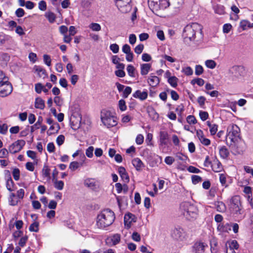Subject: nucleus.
<instances>
[{
    "instance_id": "nucleus-1",
    "label": "nucleus",
    "mask_w": 253,
    "mask_h": 253,
    "mask_svg": "<svg viewBox=\"0 0 253 253\" xmlns=\"http://www.w3.org/2000/svg\"><path fill=\"white\" fill-rule=\"evenodd\" d=\"M115 219L114 212L110 209H105L97 215L95 225L99 229H106L107 227L113 224Z\"/></svg>"
},
{
    "instance_id": "nucleus-2",
    "label": "nucleus",
    "mask_w": 253,
    "mask_h": 253,
    "mask_svg": "<svg viewBox=\"0 0 253 253\" xmlns=\"http://www.w3.org/2000/svg\"><path fill=\"white\" fill-rule=\"evenodd\" d=\"M202 26L197 23L187 25L183 29L182 36L185 40L188 39L190 41H193L196 33H202Z\"/></svg>"
},
{
    "instance_id": "nucleus-3",
    "label": "nucleus",
    "mask_w": 253,
    "mask_h": 253,
    "mask_svg": "<svg viewBox=\"0 0 253 253\" xmlns=\"http://www.w3.org/2000/svg\"><path fill=\"white\" fill-rule=\"evenodd\" d=\"M100 118L103 125L107 128L114 127L118 124L117 117L108 110L103 109L101 111Z\"/></svg>"
},
{
    "instance_id": "nucleus-4",
    "label": "nucleus",
    "mask_w": 253,
    "mask_h": 253,
    "mask_svg": "<svg viewBox=\"0 0 253 253\" xmlns=\"http://www.w3.org/2000/svg\"><path fill=\"white\" fill-rule=\"evenodd\" d=\"M180 209L183 214L188 220H192L196 218L198 213V209L194 205L188 202H184L180 205Z\"/></svg>"
},
{
    "instance_id": "nucleus-5",
    "label": "nucleus",
    "mask_w": 253,
    "mask_h": 253,
    "mask_svg": "<svg viewBox=\"0 0 253 253\" xmlns=\"http://www.w3.org/2000/svg\"><path fill=\"white\" fill-rule=\"evenodd\" d=\"M240 135V129L237 125L232 124L228 126L226 136L227 142L230 140L231 145L232 143H235L238 141Z\"/></svg>"
},
{
    "instance_id": "nucleus-6",
    "label": "nucleus",
    "mask_w": 253,
    "mask_h": 253,
    "mask_svg": "<svg viewBox=\"0 0 253 253\" xmlns=\"http://www.w3.org/2000/svg\"><path fill=\"white\" fill-rule=\"evenodd\" d=\"M229 207L230 211L234 214H241L242 206L241 198L239 196L235 195L231 197L229 202Z\"/></svg>"
},
{
    "instance_id": "nucleus-7",
    "label": "nucleus",
    "mask_w": 253,
    "mask_h": 253,
    "mask_svg": "<svg viewBox=\"0 0 253 253\" xmlns=\"http://www.w3.org/2000/svg\"><path fill=\"white\" fill-rule=\"evenodd\" d=\"M171 236L174 239L178 241H185L188 237L186 232L183 228L179 226L176 227L172 230Z\"/></svg>"
},
{
    "instance_id": "nucleus-8",
    "label": "nucleus",
    "mask_w": 253,
    "mask_h": 253,
    "mask_svg": "<svg viewBox=\"0 0 253 253\" xmlns=\"http://www.w3.org/2000/svg\"><path fill=\"white\" fill-rule=\"evenodd\" d=\"M25 143L23 140H18L9 146L8 151L11 154L18 153L21 150Z\"/></svg>"
},
{
    "instance_id": "nucleus-9",
    "label": "nucleus",
    "mask_w": 253,
    "mask_h": 253,
    "mask_svg": "<svg viewBox=\"0 0 253 253\" xmlns=\"http://www.w3.org/2000/svg\"><path fill=\"white\" fill-rule=\"evenodd\" d=\"M12 91V86L8 82L0 84V96L4 97L9 95Z\"/></svg>"
},
{
    "instance_id": "nucleus-10",
    "label": "nucleus",
    "mask_w": 253,
    "mask_h": 253,
    "mask_svg": "<svg viewBox=\"0 0 253 253\" xmlns=\"http://www.w3.org/2000/svg\"><path fill=\"white\" fill-rule=\"evenodd\" d=\"M131 0H116V4L118 8L123 12L127 11V7L129 6Z\"/></svg>"
},
{
    "instance_id": "nucleus-11",
    "label": "nucleus",
    "mask_w": 253,
    "mask_h": 253,
    "mask_svg": "<svg viewBox=\"0 0 253 253\" xmlns=\"http://www.w3.org/2000/svg\"><path fill=\"white\" fill-rule=\"evenodd\" d=\"M135 222H136V217L134 214L128 213L125 215L124 224L126 228L129 229L131 227L132 223Z\"/></svg>"
},
{
    "instance_id": "nucleus-12",
    "label": "nucleus",
    "mask_w": 253,
    "mask_h": 253,
    "mask_svg": "<svg viewBox=\"0 0 253 253\" xmlns=\"http://www.w3.org/2000/svg\"><path fill=\"white\" fill-rule=\"evenodd\" d=\"M243 192L245 198L247 199L248 203L251 207H253V193L252 191V188L250 186H246L244 188Z\"/></svg>"
},
{
    "instance_id": "nucleus-13",
    "label": "nucleus",
    "mask_w": 253,
    "mask_h": 253,
    "mask_svg": "<svg viewBox=\"0 0 253 253\" xmlns=\"http://www.w3.org/2000/svg\"><path fill=\"white\" fill-rule=\"evenodd\" d=\"M206 245L201 242H195L192 247V253H202L205 251Z\"/></svg>"
},
{
    "instance_id": "nucleus-14",
    "label": "nucleus",
    "mask_w": 253,
    "mask_h": 253,
    "mask_svg": "<svg viewBox=\"0 0 253 253\" xmlns=\"http://www.w3.org/2000/svg\"><path fill=\"white\" fill-rule=\"evenodd\" d=\"M169 141V135L166 131H161L160 132L159 144L161 146L168 145Z\"/></svg>"
},
{
    "instance_id": "nucleus-15",
    "label": "nucleus",
    "mask_w": 253,
    "mask_h": 253,
    "mask_svg": "<svg viewBox=\"0 0 253 253\" xmlns=\"http://www.w3.org/2000/svg\"><path fill=\"white\" fill-rule=\"evenodd\" d=\"M132 96L135 98H138L143 101L147 99L148 97V91L146 89L144 90L143 91H141L140 90H137L133 93Z\"/></svg>"
},
{
    "instance_id": "nucleus-16",
    "label": "nucleus",
    "mask_w": 253,
    "mask_h": 253,
    "mask_svg": "<svg viewBox=\"0 0 253 253\" xmlns=\"http://www.w3.org/2000/svg\"><path fill=\"white\" fill-rule=\"evenodd\" d=\"M160 81V79L153 74H150L147 80L148 84L152 87L157 86L159 84Z\"/></svg>"
},
{
    "instance_id": "nucleus-17",
    "label": "nucleus",
    "mask_w": 253,
    "mask_h": 253,
    "mask_svg": "<svg viewBox=\"0 0 253 253\" xmlns=\"http://www.w3.org/2000/svg\"><path fill=\"white\" fill-rule=\"evenodd\" d=\"M118 172L123 181L125 182H128L129 181V177L124 167H119L118 169Z\"/></svg>"
},
{
    "instance_id": "nucleus-18",
    "label": "nucleus",
    "mask_w": 253,
    "mask_h": 253,
    "mask_svg": "<svg viewBox=\"0 0 253 253\" xmlns=\"http://www.w3.org/2000/svg\"><path fill=\"white\" fill-rule=\"evenodd\" d=\"M132 164L136 170L139 171L144 167V165L142 161L138 158H136L132 160Z\"/></svg>"
},
{
    "instance_id": "nucleus-19",
    "label": "nucleus",
    "mask_w": 253,
    "mask_h": 253,
    "mask_svg": "<svg viewBox=\"0 0 253 253\" xmlns=\"http://www.w3.org/2000/svg\"><path fill=\"white\" fill-rule=\"evenodd\" d=\"M84 184L86 187L94 189L96 187V180L95 179L88 178L84 180Z\"/></svg>"
},
{
    "instance_id": "nucleus-20",
    "label": "nucleus",
    "mask_w": 253,
    "mask_h": 253,
    "mask_svg": "<svg viewBox=\"0 0 253 253\" xmlns=\"http://www.w3.org/2000/svg\"><path fill=\"white\" fill-rule=\"evenodd\" d=\"M217 229L221 232H228L231 230V223H227L225 224L219 223L217 226Z\"/></svg>"
},
{
    "instance_id": "nucleus-21",
    "label": "nucleus",
    "mask_w": 253,
    "mask_h": 253,
    "mask_svg": "<svg viewBox=\"0 0 253 253\" xmlns=\"http://www.w3.org/2000/svg\"><path fill=\"white\" fill-rule=\"evenodd\" d=\"M213 9L214 12L218 15H223L225 13V7L222 5L215 4L213 5Z\"/></svg>"
},
{
    "instance_id": "nucleus-22",
    "label": "nucleus",
    "mask_w": 253,
    "mask_h": 253,
    "mask_svg": "<svg viewBox=\"0 0 253 253\" xmlns=\"http://www.w3.org/2000/svg\"><path fill=\"white\" fill-rule=\"evenodd\" d=\"M151 67L149 63H144L140 65V73L142 76L146 75L149 73Z\"/></svg>"
},
{
    "instance_id": "nucleus-23",
    "label": "nucleus",
    "mask_w": 253,
    "mask_h": 253,
    "mask_svg": "<svg viewBox=\"0 0 253 253\" xmlns=\"http://www.w3.org/2000/svg\"><path fill=\"white\" fill-rule=\"evenodd\" d=\"M35 107L37 109L43 110L45 107L44 101L41 97H37L35 99Z\"/></svg>"
},
{
    "instance_id": "nucleus-24",
    "label": "nucleus",
    "mask_w": 253,
    "mask_h": 253,
    "mask_svg": "<svg viewBox=\"0 0 253 253\" xmlns=\"http://www.w3.org/2000/svg\"><path fill=\"white\" fill-rule=\"evenodd\" d=\"M14 186H15L14 183L11 178L10 174H9V175L6 180V188L8 191L11 192V191H14Z\"/></svg>"
},
{
    "instance_id": "nucleus-25",
    "label": "nucleus",
    "mask_w": 253,
    "mask_h": 253,
    "mask_svg": "<svg viewBox=\"0 0 253 253\" xmlns=\"http://www.w3.org/2000/svg\"><path fill=\"white\" fill-rule=\"evenodd\" d=\"M20 200L16 196L15 194L13 193H10L8 198V202L11 206H16L18 204Z\"/></svg>"
},
{
    "instance_id": "nucleus-26",
    "label": "nucleus",
    "mask_w": 253,
    "mask_h": 253,
    "mask_svg": "<svg viewBox=\"0 0 253 253\" xmlns=\"http://www.w3.org/2000/svg\"><path fill=\"white\" fill-rule=\"evenodd\" d=\"M212 170L216 172L221 171L222 169V166L221 163L218 160H215V162L211 166Z\"/></svg>"
},
{
    "instance_id": "nucleus-27",
    "label": "nucleus",
    "mask_w": 253,
    "mask_h": 253,
    "mask_svg": "<svg viewBox=\"0 0 253 253\" xmlns=\"http://www.w3.org/2000/svg\"><path fill=\"white\" fill-rule=\"evenodd\" d=\"M34 70L41 78H44L46 75L45 70L41 66L36 65L34 67Z\"/></svg>"
},
{
    "instance_id": "nucleus-28",
    "label": "nucleus",
    "mask_w": 253,
    "mask_h": 253,
    "mask_svg": "<svg viewBox=\"0 0 253 253\" xmlns=\"http://www.w3.org/2000/svg\"><path fill=\"white\" fill-rule=\"evenodd\" d=\"M126 71L128 75L132 78L136 76V71L135 68L132 65H128L126 67Z\"/></svg>"
},
{
    "instance_id": "nucleus-29",
    "label": "nucleus",
    "mask_w": 253,
    "mask_h": 253,
    "mask_svg": "<svg viewBox=\"0 0 253 253\" xmlns=\"http://www.w3.org/2000/svg\"><path fill=\"white\" fill-rule=\"evenodd\" d=\"M219 155L223 159H226L229 155V151L225 146H222L219 149Z\"/></svg>"
},
{
    "instance_id": "nucleus-30",
    "label": "nucleus",
    "mask_w": 253,
    "mask_h": 253,
    "mask_svg": "<svg viewBox=\"0 0 253 253\" xmlns=\"http://www.w3.org/2000/svg\"><path fill=\"white\" fill-rule=\"evenodd\" d=\"M35 91L39 94L41 93L42 91L45 93H47V90L41 83H37L35 84Z\"/></svg>"
},
{
    "instance_id": "nucleus-31",
    "label": "nucleus",
    "mask_w": 253,
    "mask_h": 253,
    "mask_svg": "<svg viewBox=\"0 0 253 253\" xmlns=\"http://www.w3.org/2000/svg\"><path fill=\"white\" fill-rule=\"evenodd\" d=\"M215 208L219 212H224L226 211L225 205L222 202H217L215 203Z\"/></svg>"
},
{
    "instance_id": "nucleus-32",
    "label": "nucleus",
    "mask_w": 253,
    "mask_h": 253,
    "mask_svg": "<svg viewBox=\"0 0 253 253\" xmlns=\"http://www.w3.org/2000/svg\"><path fill=\"white\" fill-rule=\"evenodd\" d=\"M29 231L31 232H38L39 230V223L35 221L32 223L29 228Z\"/></svg>"
},
{
    "instance_id": "nucleus-33",
    "label": "nucleus",
    "mask_w": 253,
    "mask_h": 253,
    "mask_svg": "<svg viewBox=\"0 0 253 253\" xmlns=\"http://www.w3.org/2000/svg\"><path fill=\"white\" fill-rule=\"evenodd\" d=\"M240 26L243 30H246L247 28H251V23L247 20H243L240 22Z\"/></svg>"
},
{
    "instance_id": "nucleus-34",
    "label": "nucleus",
    "mask_w": 253,
    "mask_h": 253,
    "mask_svg": "<svg viewBox=\"0 0 253 253\" xmlns=\"http://www.w3.org/2000/svg\"><path fill=\"white\" fill-rule=\"evenodd\" d=\"M239 244L236 240H232L229 244V249L233 253H235L234 250H237L239 248Z\"/></svg>"
},
{
    "instance_id": "nucleus-35",
    "label": "nucleus",
    "mask_w": 253,
    "mask_h": 253,
    "mask_svg": "<svg viewBox=\"0 0 253 253\" xmlns=\"http://www.w3.org/2000/svg\"><path fill=\"white\" fill-rule=\"evenodd\" d=\"M45 17L48 19L50 23H53L55 20V15L52 12H47L45 14Z\"/></svg>"
},
{
    "instance_id": "nucleus-36",
    "label": "nucleus",
    "mask_w": 253,
    "mask_h": 253,
    "mask_svg": "<svg viewBox=\"0 0 253 253\" xmlns=\"http://www.w3.org/2000/svg\"><path fill=\"white\" fill-rule=\"evenodd\" d=\"M205 65L207 68L213 69L216 67V63L214 60L209 59L205 61Z\"/></svg>"
},
{
    "instance_id": "nucleus-37",
    "label": "nucleus",
    "mask_w": 253,
    "mask_h": 253,
    "mask_svg": "<svg viewBox=\"0 0 253 253\" xmlns=\"http://www.w3.org/2000/svg\"><path fill=\"white\" fill-rule=\"evenodd\" d=\"M64 183L61 180H57V179L54 181V187L59 190H61L63 189Z\"/></svg>"
},
{
    "instance_id": "nucleus-38",
    "label": "nucleus",
    "mask_w": 253,
    "mask_h": 253,
    "mask_svg": "<svg viewBox=\"0 0 253 253\" xmlns=\"http://www.w3.org/2000/svg\"><path fill=\"white\" fill-rule=\"evenodd\" d=\"M12 174L15 180L18 181L19 179L20 171L19 169L14 168L12 170Z\"/></svg>"
},
{
    "instance_id": "nucleus-39",
    "label": "nucleus",
    "mask_w": 253,
    "mask_h": 253,
    "mask_svg": "<svg viewBox=\"0 0 253 253\" xmlns=\"http://www.w3.org/2000/svg\"><path fill=\"white\" fill-rule=\"evenodd\" d=\"M219 181L222 186L226 187V175L225 173H219Z\"/></svg>"
},
{
    "instance_id": "nucleus-40",
    "label": "nucleus",
    "mask_w": 253,
    "mask_h": 253,
    "mask_svg": "<svg viewBox=\"0 0 253 253\" xmlns=\"http://www.w3.org/2000/svg\"><path fill=\"white\" fill-rule=\"evenodd\" d=\"M181 72L186 76H191L193 73L192 69L189 66L183 67Z\"/></svg>"
},
{
    "instance_id": "nucleus-41",
    "label": "nucleus",
    "mask_w": 253,
    "mask_h": 253,
    "mask_svg": "<svg viewBox=\"0 0 253 253\" xmlns=\"http://www.w3.org/2000/svg\"><path fill=\"white\" fill-rule=\"evenodd\" d=\"M177 78L175 76L170 77L168 79V83L172 87H175L177 85Z\"/></svg>"
},
{
    "instance_id": "nucleus-42",
    "label": "nucleus",
    "mask_w": 253,
    "mask_h": 253,
    "mask_svg": "<svg viewBox=\"0 0 253 253\" xmlns=\"http://www.w3.org/2000/svg\"><path fill=\"white\" fill-rule=\"evenodd\" d=\"M120 235L118 234H116L111 237V240L113 245L118 244L120 241Z\"/></svg>"
},
{
    "instance_id": "nucleus-43",
    "label": "nucleus",
    "mask_w": 253,
    "mask_h": 253,
    "mask_svg": "<svg viewBox=\"0 0 253 253\" xmlns=\"http://www.w3.org/2000/svg\"><path fill=\"white\" fill-rule=\"evenodd\" d=\"M43 60L44 63L48 67L51 65V59L50 55L48 54H44L43 55Z\"/></svg>"
},
{
    "instance_id": "nucleus-44",
    "label": "nucleus",
    "mask_w": 253,
    "mask_h": 253,
    "mask_svg": "<svg viewBox=\"0 0 253 253\" xmlns=\"http://www.w3.org/2000/svg\"><path fill=\"white\" fill-rule=\"evenodd\" d=\"M79 165L80 164L78 163V162H77V161H73V162H72L70 164L69 168L72 171H75L76 169H77L78 168H80Z\"/></svg>"
},
{
    "instance_id": "nucleus-45",
    "label": "nucleus",
    "mask_w": 253,
    "mask_h": 253,
    "mask_svg": "<svg viewBox=\"0 0 253 253\" xmlns=\"http://www.w3.org/2000/svg\"><path fill=\"white\" fill-rule=\"evenodd\" d=\"M89 28L93 31H99L101 30L100 25L96 23H92L89 25Z\"/></svg>"
},
{
    "instance_id": "nucleus-46",
    "label": "nucleus",
    "mask_w": 253,
    "mask_h": 253,
    "mask_svg": "<svg viewBox=\"0 0 253 253\" xmlns=\"http://www.w3.org/2000/svg\"><path fill=\"white\" fill-rule=\"evenodd\" d=\"M94 147L89 146L85 150V155L89 158H91L93 156Z\"/></svg>"
},
{
    "instance_id": "nucleus-47",
    "label": "nucleus",
    "mask_w": 253,
    "mask_h": 253,
    "mask_svg": "<svg viewBox=\"0 0 253 253\" xmlns=\"http://www.w3.org/2000/svg\"><path fill=\"white\" fill-rule=\"evenodd\" d=\"M132 89L130 86H126L123 90V97L125 98L128 97V95L131 93Z\"/></svg>"
},
{
    "instance_id": "nucleus-48",
    "label": "nucleus",
    "mask_w": 253,
    "mask_h": 253,
    "mask_svg": "<svg viewBox=\"0 0 253 253\" xmlns=\"http://www.w3.org/2000/svg\"><path fill=\"white\" fill-rule=\"evenodd\" d=\"M242 69H243V68L241 66H233L231 68L230 71L232 73H235V76L237 77L240 74L239 73L237 74V73L239 72Z\"/></svg>"
},
{
    "instance_id": "nucleus-49",
    "label": "nucleus",
    "mask_w": 253,
    "mask_h": 253,
    "mask_svg": "<svg viewBox=\"0 0 253 253\" xmlns=\"http://www.w3.org/2000/svg\"><path fill=\"white\" fill-rule=\"evenodd\" d=\"M191 83L193 84H196L199 86H202L204 84L205 81L203 79H202L201 78H197V79H193L191 81Z\"/></svg>"
},
{
    "instance_id": "nucleus-50",
    "label": "nucleus",
    "mask_w": 253,
    "mask_h": 253,
    "mask_svg": "<svg viewBox=\"0 0 253 253\" xmlns=\"http://www.w3.org/2000/svg\"><path fill=\"white\" fill-rule=\"evenodd\" d=\"M28 237L26 235L21 237L18 243L19 246L21 247H24L26 245V242L28 241Z\"/></svg>"
},
{
    "instance_id": "nucleus-51",
    "label": "nucleus",
    "mask_w": 253,
    "mask_h": 253,
    "mask_svg": "<svg viewBox=\"0 0 253 253\" xmlns=\"http://www.w3.org/2000/svg\"><path fill=\"white\" fill-rule=\"evenodd\" d=\"M209 128L211 134V135H214L217 132L218 126L215 124H213Z\"/></svg>"
},
{
    "instance_id": "nucleus-52",
    "label": "nucleus",
    "mask_w": 253,
    "mask_h": 253,
    "mask_svg": "<svg viewBox=\"0 0 253 253\" xmlns=\"http://www.w3.org/2000/svg\"><path fill=\"white\" fill-rule=\"evenodd\" d=\"M25 195V191L23 189H20L17 191L16 197L20 201L22 200Z\"/></svg>"
},
{
    "instance_id": "nucleus-53",
    "label": "nucleus",
    "mask_w": 253,
    "mask_h": 253,
    "mask_svg": "<svg viewBox=\"0 0 253 253\" xmlns=\"http://www.w3.org/2000/svg\"><path fill=\"white\" fill-rule=\"evenodd\" d=\"M109 48L114 53H117L119 51V46L117 43L111 44Z\"/></svg>"
},
{
    "instance_id": "nucleus-54",
    "label": "nucleus",
    "mask_w": 253,
    "mask_h": 253,
    "mask_svg": "<svg viewBox=\"0 0 253 253\" xmlns=\"http://www.w3.org/2000/svg\"><path fill=\"white\" fill-rule=\"evenodd\" d=\"M119 107L122 111H124L126 109V102L124 99H121L119 101Z\"/></svg>"
},
{
    "instance_id": "nucleus-55",
    "label": "nucleus",
    "mask_w": 253,
    "mask_h": 253,
    "mask_svg": "<svg viewBox=\"0 0 253 253\" xmlns=\"http://www.w3.org/2000/svg\"><path fill=\"white\" fill-rule=\"evenodd\" d=\"M80 162H78V163L80 165H79L80 167H83L84 164L85 163L86 161L87 160V159L85 157V156L84 154H81L80 155Z\"/></svg>"
},
{
    "instance_id": "nucleus-56",
    "label": "nucleus",
    "mask_w": 253,
    "mask_h": 253,
    "mask_svg": "<svg viewBox=\"0 0 253 253\" xmlns=\"http://www.w3.org/2000/svg\"><path fill=\"white\" fill-rule=\"evenodd\" d=\"M232 25L229 23L225 24L223 26V32L225 34L229 33L232 29Z\"/></svg>"
},
{
    "instance_id": "nucleus-57",
    "label": "nucleus",
    "mask_w": 253,
    "mask_h": 253,
    "mask_svg": "<svg viewBox=\"0 0 253 253\" xmlns=\"http://www.w3.org/2000/svg\"><path fill=\"white\" fill-rule=\"evenodd\" d=\"M202 180V178L201 176L197 175H194L192 176V181L194 184H196Z\"/></svg>"
},
{
    "instance_id": "nucleus-58",
    "label": "nucleus",
    "mask_w": 253,
    "mask_h": 253,
    "mask_svg": "<svg viewBox=\"0 0 253 253\" xmlns=\"http://www.w3.org/2000/svg\"><path fill=\"white\" fill-rule=\"evenodd\" d=\"M204 69L201 65H197L195 66V74L197 76H200L203 74Z\"/></svg>"
},
{
    "instance_id": "nucleus-59",
    "label": "nucleus",
    "mask_w": 253,
    "mask_h": 253,
    "mask_svg": "<svg viewBox=\"0 0 253 253\" xmlns=\"http://www.w3.org/2000/svg\"><path fill=\"white\" fill-rule=\"evenodd\" d=\"M8 126L5 124H0V133L5 134L7 132Z\"/></svg>"
},
{
    "instance_id": "nucleus-60",
    "label": "nucleus",
    "mask_w": 253,
    "mask_h": 253,
    "mask_svg": "<svg viewBox=\"0 0 253 253\" xmlns=\"http://www.w3.org/2000/svg\"><path fill=\"white\" fill-rule=\"evenodd\" d=\"M187 122L189 124H195L197 123V120L195 117L193 115H189L186 119Z\"/></svg>"
},
{
    "instance_id": "nucleus-61",
    "label": "nucleus",
    "mask_w": 253,
    "mask_h": 253,
    "mask_svg": "<svg viewBox=\"0 0 253 253\" xmlns=\"http://www.w3.org/2000/svg\"><path fill=\"white\" fill-rule=\"evenodd\" d=\"M8 80V78L2 71H0V84L7 82Z\"/></svg>"
},
{
    "instance_id": "nucleus-62",
    "label": "nucleus",
    "mask_w": 253,
    "mask_h": 253,
    "mask_svg": "<svg viewBox=\"0 0 253 253\" xmlns=\"http://www.w3.org/2000/svg\"><path fill=\"white\" fill-rule=\"evenodd\" d=\"M199 116H200V119L203 121H206V120L208 119V118L209 117V114H208V112H205V111H200Z\"/></svg>"
},
{
    "instance_id": "nucleus-63",
    "label": "nucleus",
    "mask_w": 253,
    "mask_h": 253,
    "mask_svg": "<svg viewBox=\"0 0 253 253\" xmlns=\"http://www.w3.org/2000/svg\"><path fill=\"white\" fill-rule=\"evenodd\" d=\"M144 48V45L142 44L137 45L134 48V52L137 54H140L142 53Z\"/></svg>"
},
{
    "instance_id": "nucleus-64",
    "label": "nucleus",
    "mask_w": 253,
    "mask_h": 253,
    "mask_svg": "<svg viewBox=\"0 0 253 253\" xmlns=\"http://www.w3.org/2000/svg\"><path fill=\"white\" fill-rule=\"evenodd\" d=\"M29 59L33 63H35L37 60V54L34 52H31L29 54Z\"/></svg>"
}]
</instances>
